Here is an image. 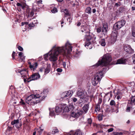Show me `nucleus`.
Segmentation results:
<instances>
[{
	"label": "nucleus",
	"instance_id": "473e14b6",
	"mask_svg": "<svg viewBox=\"0 0 135 135\" xmlns=\"http://www.w3.org/2000/svg\"><path fill=\"white\" fill-rule=\"evenodd\" d=\"M51 12L53 13L57 12V9L56 7H54L53 9L51 10Z\"/></svg>",
	"mask_w": 135,
	"mask_h": 135
},
{
	"label": "nucleus",
	"instance_id": "f8f14e48",
	"mask_svg": "<svg viewBox=\"0 0 135 135\" xmlns=\"http://www.w3.org/2000/svg\"><path fill=\"white\" fill-rule=\"evenodd\" d=\"M11 124L12 125H15L16 127L17 128H20L21 126V123L18 119L14 120L11 122Z\"/></svg>",
	"mask_w": 135,
	"mask_h": 135
},
{
	"label": "nucleus",
	"instance_id": "9b49d317",
	"mask_svg": "<svg viewBox=\"0 0 135 135\" xmlns=\"http://www.w3.org/2000/svg\"><path fill=\"white\" fill-rule=\"evenodd\" d=\"M64 106L63 105L61 104L56 107L55 109V112L57 113H59L61 112L62 110L64 109Z\"/></svg>",
	"mask_w": 135,
	"mask_h": 135
},
{
	"label": "nucleus",
	"instance_id": "e2e57ef3",
	"mask_svg": "<svg viewBox=\"0 0 135 135\" xmlns=\"http://www.w3.org/2000/svg\"><path fill=\"white\" fill-rule=\"evenodd\" d=\"M96 12V9H93L92 10V12L93 13H94Z\"/></svg>",
	"mask_w": 135,
	"mask_h": 135
},
{
	"label": "nucleus",
	"instance_id": "69168bd1",
	"mask_svg": "<svg viewBox=\"0 0 135 135\" xmlns=\"http://www.w3.org/2000/svg\"><path fill=\"white\" fill-rule=\"evenodd\" d=\"M81 23L80 22H79L77 24V26H79L81 25Z\"/></svg>",
	"mask_w": 135,
	"mask_h": 135
},
{
	"label": "nucleus",
	"instance_id": "39448f33",
	"mask_svg": "<svg viewBox=\"0 0 135 135\" xmlns=\"http://www.w3.org/2000/svg\"><path fill=\"white\" fill-rule=\"evenodd\" d=\"M126 23L124 20L119 21L115 23L114 25L113 29L114 30H118L124 26Z\"/></svg>",
	"mask_w": 135,
	"mask_h": 135
},
{
	"label": "nucleus",
	"instance_id": "ea45409f",
	"mask_svg": "<svg viewBox=\"0 0 135 135\" xmlns=\"http://www.w3.org/2000/svg\"><path fill=\"white\" fill-rule=\"evenodd\" d=\"M69 107L70 108V111L73 110L74 109V107L72 105H70Z\"/></svg>",
	"mask_w": 135,
	"mask_h": 135
},
{
	"label": "nucleus",
	"instance_id": "052dcab7",
	"mask_svg": "<svg viewBox=\"0 0 135 135\" xmlns=\"http://www.w3.org/2000/svg\"><path fill=\"white\" fill-rule=\"evenodd\" d=\"M44 68H41L40 70V71L41 72H42L44 70Z\"/></svg>",
	"mask_w": 135,
	"mask_h": 135
},
{
	"label": "nucleus",
	"instance_id": "2eb2a0df",
	"mask_svg": "<svg viewBox=\"0 0 135 135\" xmlns=\"http://www.w3.org/2000/svg\"><path fill=\"white\" fill-rule=\"evenodd\" d=\"M17 6L18 7L20 6L21 7L22 9L23 10L25 9L26 8H27L26 4H25L17 3Z\"/></svg>",
	"mask_w": 135,
	"mask_h": 135
},
{
	"label": "nucleus",
	"instance_id": "6e6552de",
	"mask_svg": "<svg viewBox=\"0 0 135 135\" xmlns=\"http://www.w3.org/2000/svg\"><path fill=\"white\" fill-rule=\"evenodd\" d=\"M73 91H72L69 90L68 91H65L62 94L61 98L62 99H68L66 97H70L72 95Z\"/></svg>",
	"mask_w": 135,
	"mask_h": 135
},
{
	"label": "nucleus",
	"instance_id": "7c9ffc66",
	"mask_svg": "<svg viewBox=\"0 0 135 135\" xmlns=\"http://www.w3.org/2000/svg\"><path fill=\"white\" fill-rule=\"evenodd\" d=\"M20 103L21 105H22L23 106H25L26 105V103L22 99H21V100L20 102Z\"/></svg>",
	"mask_w": 135,
	"mask_h": 135
},
{
	"label": "nucleus",
	"instance_id": "a18cd8bd",
	"mask_svg": "<svg viewBox=\"0 0 135 135\" xmlns=\"http://www.w3.org/2000/svg\"><path fill=\"white\" fill-rule=\"evenodd\" d=\"M18 48L19 50L20 51H22L23 50V49L22 48V47L20 46H19Z\"/></svg>",
	"mask_w": 135,
	"mask_h": 135
},
{
	"label": "nucleus",
	"instance_id": "0eeeda50",
	"mask_svg": "<svg viewBox=\"0 0 135 135\" xmlns=\"http://www.w3.org/2000/svg\"><path fill=\"white\" fill-rule=\"evenodd\" d=\"M40 76L38 73H36L33 74L29 78L27 79V82H29L32 80H37L39 79Z\"/></svg>",
	"mask_w": 135,
	"mask_h": 135
},
{
	"label": "nucleus",
	"instance_id": "6e6d98bb",
	"mask_svg": "<svg viewBox=\"0 0 135 135\" xmlns=\"http://www.w3.org/2000/svg\"><path fill=\"white\" fill-rule=\"evenodd\" d=\"M42 0H39L37 1V3L38 4H42Z\"/></svg>",
	"mask_w": 135,
	"mask_h": 135
},
{
	"label": "nucleus",
	"instance_id": "ddd939ff",
	"mask_svg": "<svg viewBox=\"0 0 135 135\" xmlns=\"http://www.w3.org/2000/svg\"><path fill=\"white\" fill-rule=\"evenodd\" d=\"M70 135H83V133L81 130L77 129L73 132L72 135L71 134Z\"/></svg>",
	"mask_w": 135,
	"mask_h": 135
},
{
	"label": "nucleus",
	"instance_id": "f03ea898",
	"mask_svg": "<svg viewBox=\"0 0 135 135\" xmlns=\"http://www.w3.org/2000/svg\"><path fill=\"white\" fill-rule=\"evenodd\" d=\"M47 90H44L40 94H32L28 97L26 99V102L29 104L34 105L43 100L46 97Z\"/></svg>",
	"mask_w": 135,
	"mask_h": 135
},
{
	"label": "nucleus",
	"instance_id": "f3484780",
	"mask_svg": "<svg viewBox=\"0 0 135 135\" xmlns=\"http://www.w3.org/2000/svg\"><path fill=\"white\" fill-rule=\"evenodd\" d=\"M117 32L116 31H114L112 32L111 34V37L114 38V39H117Z\"/></svg>",
	"mask_w": 135,
	"mask_h": 135
},
{
	"label": "nucleus",
	"instance_id": "4d7b16f0",
	"mask_svg": "<svg viewBox=\"0 0 135 135\" xmlns=\"http://www.w3.org/2000/svg\"><path fill=\"white\" fill-rule=\"evenodd\" d=\"M132 35L133 37H135V32L132 31Z\"/></svg>",
	"mask_w": 135,
	"mask_h": 135
},
{
	"label": "nucleus",
	"instance_id": "c85d7f7f",
	"mask_svg": "<svg viewBox=\"0 0 135 135\" xmlns=\"http://www.w3.org/2000/svg\"><path fill=\"white\" fill-rule=\"evenodd\" d=\"M131 103L132 104H135V96L131 98Z\"/></svg>",
	"mask_w": 135,
	"mask_h": 135
},
{
	"label": "nucleus",
	"instance_id": "0e129e2a",
	"mask_svg": "<svg viewBox=\"0 0 135 135\" xmlns=\"http://www.w3.org/2000/svg\"><path fill=\"white\" fill-rule=\"evenodd\" d=\"M98 120H99L100 121H101L102 119V118L100 117H98Z\"/></svg>",
	"mask_w": 135,
	"mask_h": 135
},
{
	"label": "nucleus",
	"instance_id": "aec40b11",
	"mask_svg": "<svg viewBox=\"0 0 135 135\" xmlns=\"http://www.w3.org/2000/svg\"><path fill=\"white\" fill-rule=\"evenodd\" d=\"M49 110H50V115L51 116H53L55 115V112L54 110H55V109L53 108L52 109H50L49 108Z\"/></svg>",
	"mask_w": 135,
	"mask_h": 135
},
{
	"label": "nucleus",
	"instance_id": "393cba45",
	"mask_svg": "<svg viewBox=\"0 0 135 135\" xmlns=\"http://www.w3.org/2000/svg\"><path fill=\"white\" fill-rule=\"evenodd\" d=\"M18 55L20 58L22 59V60L25 59V57L23 55V53L21 52H20Z\"/></svg>",
	"mask_w": 135,
	"mask_h": 135
},
{
	"label": "nucleus",
	"instance_id": "f704fd0d",
	"mask_svg": "<svg viewBox=\"0 0 135 135\" xmlns=\"http://www.w3.org/2000/svg\"><path fill=\"white\" fill-rule=\"evenodd\" d=\"M40 131H38V133L40 135L42 133V131H43L44 129H41V127H40Z\"/></svg>",
	"mask_w": 135,
	"mask_h": 135
},
{
	"label": "nucleus",
	"instance_id": "79ce46f5",
	"mask_svg": "<svg viewBox=\"0 0 135 135\" xmlns=\"http://www.w3.org/2000/svg\"><path fill=\"white\" fill-rule=\"evenodd\" d=\"M101 30V28L99 27L97 29V31L98 33H100Z\"/></svg>",
	"mask_w": 135,
	"mask_h": 135
},
{
	"label": "nucleus",
	"instance_id": "a878e982",
	"mask_svg": "<svg viewBox=\"0 0 135 135\" xmlns=\"http://www.w3.org/2000/svg\"><path fill=\"white\" fill-rule=\"evenodd\" d=\"M117 39L115 38V39H114V38H110V42H111L112 44H114L116 41Z\"/></svg>",
	"mask_w": 135,
	"mask_h": 135
},
{
	"label": "nucleus",
	"instance_id": "412c9836",
	"mask_svg": "<svg viewBox=\"0 0 135 135\" xmlns=\"http://www.w3.org/2000/svg\"><path fill=\"white\" fill-rule=\"evenodd\" d=\"M99 43L102 46H104L105 45V39L104 38L101 39Z\"/></svg>",
	"mask_w": 135,
	"mask_h": 135
},
{
	"label": "nucleus",
	"instance_id": "37998d69",
	"mask_svg": "<svg viewBox=\"0 0 135 135\" xmlns=\"http://www.w3.org/2000/svg\"><path fill=\"white\" fill-rule=\"evenodd\" d=\"M28 24V22H22L21 23V26H23L24 25H27Z\"/></svg>",
	"mask_w": 135,
	"mask_h": 135
},
{
	"label": "nucleus",
	"instance_id": "2f4dec72",
	"mask_svg": "<svg viewBox=\"0 0 135 135\" xmlns=\"http://www.w3.org/2000/svg\"><path fill=\"white\" fill-rule=\"evenodd\" d=\"M59 131L57 128L53 130L52 133V134H55V133L58 132Z\"/></svg>",
	"mask_w": 135,
	"mask_h": 135
},
{
	"label": "nucleus",
	"instance_id": "3c124183",
	"mask_svg": "<svg viewBox=\"0 0 135 135\" xmlns=\"http://www.w3.org/2000/svg\"><path fill=\"white\" fill-rule=\"evenodd\" d=\"M34 15V12L32 11H31L30 12V15L31 17H32Z\"/></svg>",
	"mask_w": 135,
	"mask_h": 135
},
{
	"label": "nucleus",
	"instance_id": "7ed1b4c3",
	"mask_svg": "<svg viewBox=\"0 0 135 135\" xmlns=\"http://www.w3.org/2000/svg\"><path fill=\"white\" fill-rule=\"evenodd\" d=\"M112 60L111 56L109 54L104 55L101 61L99 60L96 64L97 66H103L107 65Z\"/></svg>",
	"mask_w": 135,
	"mask_h": 135
},
{
	"label": "nucleus",
	"instance_id": "58836bf2",
	"mask_svg": "<svg viewBox=\"0 0 135 135\" xmlns=\"http://www.w3.org/2000/svg\"><path fill=\"white\" fill-rule=\"evenodd\" d=\"M92 119L91 118H88L87 121L88 123L90 124L92 123Z\"/></svg>",
	"mask_w": 135,
	"mask_h": 135
},
{
	"label": "nucleus",
	"instance_id": "dca6fc26",
	"mask_svg": "<svg viewBox=\"0 0 135 135\" xmlns=\"http://www.w3.org/2000/svg\"><path fill=\"white\" fill-rule=\"evenodd\" d=\"M89 108V105L88 104H85L83 107V109L85 112V113H86Z\"/></svg>",
	"mask_w": 135,
	"mask_h": 135
},
{
	"label": "nucleus",
	"instance_id": "4c0bfd02",
	"mask_svg": "<svg viewBox=\"0 0 135 135\" xmlns=\"http://www.w3.org/2000/svg\"><path fill=\"white\" fill-rule=\"evenodd\" d=\"M18 72L19 73H20L21 75H22V74H23V73H27V72L26 71H23V70H21V71H18Z\"/></svg>",
	"mask_w": 135,
	"mask_h": 135
},
{
	"label": "nucleus",
	"instance_id": "5fc2aeb1",
	"mask_svg": "<svg viewBox=\"0 0 135 135\" xmlns=\"http://www.w3.org/2000/svg\"><path fill=\"white\" fill-rule=\"evenodd\" d=\"M72 99L73 100V101L74 102H76L77 100V99L75 98H72Z\"/></svg>",
	"mask_w": 135,
	"mask_h": 135
},
{
	"label": "nucleus",
	"instance_id": "1a4fd4ad",
	"mask_svg": "<svg viewBox=\"0 0 135 135\" xmlns=\"http://www.w3.org/2000/svg\"><path fill=\"white\" fill-rule=\"evenodd\" d=\"M86 93L82 89H79L77 92V95L80 98H83L85 96Z\"/></svg>",
	"mask_w": 135,
	"mask_h": 135
},
{
	"label": "nucleus",
	"instance_id": "a211bd4d",
	"mask_svg": "<svg viewBox=\"0 0 135 135\" xmlns=\"http://www.w3.org/2000/svg\"><path fill=\"white\" fill-rule=\"evenodd\" d=\"M125 62V61L124 59H120L117 60L116 64H124Z\"/></svg>",
	"mask_w": 135,
	"mask_h": 135
},
{
	"label": "nucleus",
	"instance_id": "20e7f679",
	"mask_svg": "<svg viewBox=\"0 0 135 135\" xmlns=\"http://www.w3.org/2000/svg\"><path fill=\"white\" fill-rule=\"evenodd\" d=\"M103 76L102 71H99L95 75L94 78L92 80V84L94 86L96 85L100 81Z\"/></svg>",
	"mask_w": 135,
	"mask_h": 135
},
{
	"label": "nucleus",
	"instance_id": "4be33fe9",
	"mask_svg": "<svg viewBox=\"0 0 135 135\" xmlns=\"http://www.w3.org/2000/svg\"><path fill=\"white\" fill-rule=\"evenodd\" d=\"M45 74H46L49 73L50 71V68L48 66L47 68L44 69Z\"/></svg>",
	"mask_w": 135,
	"mask_h": 135
},
{
	"label": "nucleus",
	"instance_id": "6ab92c4d",
	"mask_svg": "<svg viewBox=\"0 0 135 135\" xmlns=\"http://www.w3.org/2000/svg\"><path fill=\"white\" fill-rule=\"evenodd\" d=\"M38 65L37 63V62L35 63L33 65H30V68L33 70L35 69Z\"/></svg>",
	"mask_w": 135,
	"mask_h": 135
},
{
	"label": "nucleus",
	"instance_id": "bb28decb",
	"mask_svg": "<svg viewBox=\"0 0 135 135\" xmlns=\"http://www.w3.org/2000/svg\"><path fill=\"white\" fill-rule=\"evenodd\" d=\"M87 28L85 26H83L81 28V31L82 32H83L84 31L86 33V31L87 30Z\"/></svg>",
	"mask_w": 135,
	"mask_h": 135
},
{
	"label": "nucleus",
	"instance_id": "cd10ccee",
	"mask_svg": "<svg viewBox=\"0 0 135 135\" xmlns=\"http://www.w3.org/2000/svg\"><path fill=\"white\" fill-rule=\"evenodd\" d=\"M115 101L113 100H111L110 103V105L111 106H115Z\"/></svg>",
	"mask_w": 135,
	"mask_h": 135
},
{
	"label": "nucleus",
	"instance_id": "864d4df0",
	"mask_svg": "<svg viewBox=\"0 0 135 135\" xmlns=\"http://www.w3.org/2000/svg\"><path fill=\"white\" fill-rule=\"evenodd\" d=\"M62 65L63 67L64 68H65L66 66V63L65 62H63L62 63Z\"/></svg>",
	"mask_w": 135,
	"mask_h": 135
},
{
	"label": "nucleus",
	"instance_id": "e433bc0d",
	"mask_svg": "<svg viewBox=\"0 0 135 135\" xmlns=\"http://www.w3.org/2000/svg\"><path fill=\"white\" fill-rule=\"evenodd\" d=\"M91 44V42L89 41V40L88 41V42L87 43L86 42L85 43V46H89Z\"/></svg>",
	"mask_w": 135,
	"mask_h": 135
},
{
	"label": "nucleus",
	"instance_id": "8fccbe9b",
	"mask_svg": "<svg viewBox=\"0 0 135 135\" xmlns=\"http://www.w3.org/2000/svg\"><path fill=\"white\" fill-rule=\"evenodd\" d=\"M15 52L14 51L12 53V58H13V59H15Z\"/></svg>",
	"mask_w": 135,
	"mask_h": 135
},
{
	"label": "nucleus",
	"instance_id": "72a5a7b5",
	"mask_svg": "<svg viewBox=\"0 0 135 135\" xmlns=\"http://www.w3.org/2000/svg\"><path fill=\"white\" fill-rule=\"evenodd\" d=\"M114 135H122V132H113Z\"/></svg>",
	"mask_w": 135,
	"mask_h": 135
},
{
	"label": "nucleus",
	"instance_id": "c756f323",
	"mask_svg": "<svg viewBox=\"0 0 135 135\" xmlns=\"http://www.w3.org/2000/svg\"><path fill=\"white\" fill-rule=\"evenodd\" d=\"M64 111L65 112H68L70 111V108L69 107H64Z\"/></svg>",
	"mask_w": 135,
	"mask_h": 135
},
{
	"label": "nucleus",
	"instance_id": "49530a36",
	"mask_svg": "<svg viewBox=\"0 0 135 135\" xmlns=\"http://www.w3.org/2000/svg\"><path fill=\"white\" fill-rule=\"evenodd\" d=\"M78 5V3L77 2H76L73 4V6L74 7Z\"/></svg>",
	"mask_w": 135,
	"mask_h": 135
},
{
	"label": "nucleus",
	"instance_id": "13d9d810",
	"mask_svg": "<svg viewBox=\"0 0 135 135\" xmlns=\"http://www.w3.org/2000/svg\"><path fill=\"white\" fill-rule=\"evenodd\" d=\"M133 59V63L135 64V54L134 55Z\"/></svg>",
	"mask_w": 135,
	"mask_h": 135
},
{
	"label": "nucleus",
	"instance_id": "09e8293b",
	"mask_svg": "<svg viewBox=\"0 0 135 135\" xmlns=\"http://www.w3.org/2000/svg\"><path fill=\"white\" fill-rule=\"evenodd\" d=\"M56 70L58 72H61L62 71V69L61 68H58L56 69Z\"/></svg>",
	"mask_w": 135,
	"mask_h": 135
},
{
	"label": "nucleus",
	"instance_id": "4468645a",
	"mask_svg": "<svg viewBox=\"0 0 135 135\" xmlns=\"http://www.w3.org/2000/svg\"><path fill=\"white\" fill-rule=\"evenodd\" d=\"M108 28L107 24H104L102 28V32L105 33L107 32Z\"/></svg>",
	"mask_w": 135,
	"mask_h": 135
},
{
	"label": "nucleus",
	"instance_id": "423d86ee",
	"mask_svg": "<svg viewBox=\"0 0 135 135\" xmlns=\"http://www.w3.org/2000/svg\"><path fill=\"white\" fill-rule=\"evenodd\" d=\"M84 112L82 110L78 109L75 110V112H73L71 114V115L72 117L78 118Z\"/></svg>",
	"mask_w": 135,
	"mask_h": 135
},
{
	"label": "nucleus",
	"instance_id": "bf43d9fd",
	"mask_svg": "<svg viewBox=\"0 0 135 135\" xmlns=\"http://www.w3.org/2000/svg\"><path fill=\"white\" fill-rule=\"evenodd\" d=\"M119 103H118L117 104H115V107L116 108V109H118V107L119 106Z\"/></svg>",
	"mask_w": 135,
	"mask_h": 135
},
{
	"label": "nucleus",
	"instance_id": "603ef678",
	"mask_svg": "<svg viewBox=\"0 0 135 135\" xmlns=\"http://www.w3.org/2000/svg\"><path fill=\"white\" fill-rule=\"evenodd\" d=\"M29 26L30 27H33L34 26V24L33 23H30L29 25Z\"/></svg>",
	"mask_w": 135,
	"mask_h": 135
},
{
	"label": "nucleus",
	"instance_id": "680f3d73",
	"mask_svg": "<svg viewBox=\"0 0 135 135\" xmlns=\"http://www.w3.org/2000/svg\"><path fill=\"white\" fill-rule=\"evenodd\" d=\"M69 15V14L68 12H66V13H65V16H68Z\"/></svg>",
	"mask_w": 135,
	"mask_h": 135
},
{
	"label": "nucleus",
	"instance_id": "338daca9",
	"mask_svg": "<svg viewBox=\"0 0 135 135\" xmlns=\"http://www.w3.org/2000/svg\"><path fill=\"white\" fill-rule=\"evenodd\" d=\"M126 33L125 31H122V35H124Z\"/></svg>",
	"mask_w": 135,
	"mask_h": 135
},
{
	"label": "nucleus",
	"instance_id": "b1692460",
	"mask_svg": "<svg viewBox=\"0 0 135 135\" xmlns=\"http://www.w3.org/2000/svg\"><path fill=\"white\" fill-rule=\"evenodd\" d=\"M100 110V105L97 104L96 105L95 108V111L96 112L97 111H99Z\"/></svg>",
	"mask_w": 135,
	"mask_h": 135
},
{
	"label": "nucleus",
	"instance_id": "f257e3e1",
	"mask_svg": "<svg viewBox=\"0 0 135 135\" xmlns=\"http://www.w3.org/2000/svg\"><path fill=\"white\" fill-rule=\"evenodd\" d=\"M72 50L71 45L67 42L66 44L65 47H60L54 46L48 54L45 56H47L49 55L50 56L49 57L50 60L55 62L57 60V56L59 54H61L64 56H68L70 54Z\"/></svg>",
	"mask_w": 135,
	"mask_h": 135
},
{
	"label": "nucleus",
	"instance_id": "c03bdc74",
	"mask_svg": "<svg viewBox=\"0 0 135 135\" xmlns=\"http://www.w3.org/2000/svg\"><path fill=\"white\" fill-rule=\"evenodd\" d=\"M114 129L112 128H111L108 130V132H112L113 131Z\"/></svg>",
	"mask_w": 135,
	"mask_h": 135
},
{
	"label": "nucleus",
	"instance_id": "de8ad7c7",
	"mask_svg": "<svg viewBox=\"0 0 135 135\" xmlns=\"http://www.w3.org/2000/svg\"><path fill=\"white\" fill-rule=\"evenodd\" d=\"M12 129V128L11 127L8 126L7 129V130L8 131H11Z\"/></svg>",
	"mask_w": 135,
	"mask_h": 135
},
{
	"label": "nucleus",
	"instance_id": "c9c22d12",
	"mask_svg": "<svg viewBox=\"0 0 135 135\" xmlns=\"http://www.w3.org/2000/svg\"><path fill=\"white\" fill-rule=\"evenodd\" d=\"M102 102V99L100 98H99L98 99V104H100Z\"/></svg>",
	"mask_w": 135,
	"mask_h": 135
},
{
	"label": "nucleus",
	"instance_id": "5701e85b",
	"mask_svg": "<svg viewBox=\"0 0 135 135\" xmlns=\"http://www.w3.org/2000/svg\"><path fill=\"white\" fill-rule=\"evenodd\" d=\"M86 13H90L91 12V8L90 7H87L85 10Z\"/></svg>",
	"mask_w": 135,
	"mask_h": 135
},
{
	"label": "nucleus",
	"instance_id": "9d476101",
	"mask_svg": "<svg viewBox=\"0 0 135 135\" xmlns=\"http://www.w3.org/2000/svg\"><path fill=\"white\" fill-rule=\"evenodd\" d=\"M124 49L128 53L132 54L134 53L133 50L132 49L130 46L128 45L124 46Z\"/></svg>",
	"mask_w": 135,
	"mask_h": 135
},
{
	"label": "nucleus",
	"instance_id": "774afa93",
	"mask_svg": "<svg viewBox=\"0 0 135 135\" xmlns=\"http://www.w3.org/2000/svg\"><path fill=\"white\" fill-rule=\"evenodd\" d=\"M132 11H134L135 10V7H132Z\"/></svg>",
	"mask_w": 135,
	"mask_h": 135
},
{
	"label": "nucleus",
	"instance_id": "a19ab883",
	"mask_svg": "<svg viewBox=\"0 0 135 135\" xmlns=\"http://www.w3.org/2000/svg\"><path fill=\"white\" fill-rule=\"evenodd\" d=\"M131 107H128L127 105V108L126 109V111L127 112H129L130 111Z\"/></svg>",
	"mask_w": 135,
	"mask_h": 135
}]
</instances>
